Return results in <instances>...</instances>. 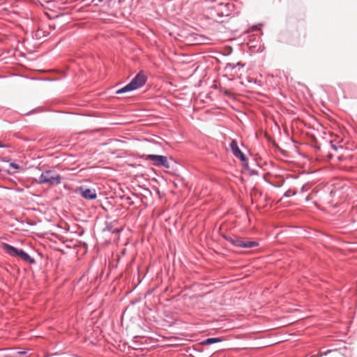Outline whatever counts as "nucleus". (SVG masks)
Instances as JSON below:
<instances>
[{
    "label": "nucleus",
    "instance_id": "f257e3e1",
    "mask_svg": "<svg viewBox=\"0 0 357 357\" xmlns=\"http://www.w3.org/2000/svg\"><path fill=\"white\" fill-rule=\"evenodd\" d=\"M146 77L142 72L139 73L130 83L116 91L117 94L132 91L142 87L146 83Z\"/></svg>",
    "mask_w": 357,
    "mask_h": 357
},
{
    "label": "nucleus",
    "instance_id": "f03ea898",
    "mask_svg": "<svg viewBox=\"0 0 357 357\" xmlns=\"http://www.w3.org/2000/svg\"><path fill=\"white\" fill-rule=\"evenodd\" d=\"M37 182L40 184L56 185L60 183V176L56 173L47 170L40 174Z\"/></svg>",
    "mask_w": 357,
    "mask_h": 357
},
{
    "label": "nucleus",
    "instance_id": "7ed1b4c3",
    "mask_svg": "<svg viewBox=\"0 0 357 357\" xmlns=\"http://www.w3.org/2000/svg\"><path fill=\"white\" fill-rule=\"evenodd\" d=\"M229 241L234 246L243 248H251L259 245L257 241L245 240L241 238H230Z\"/></svg>",
    "mask_w": 357,
    "mask_h": 357
},
{
    "label": "nucleus",
    "instance_id": "20e7f679",
    "mask_svg": "<svg viewBox=\"0 0 357 357\" xmlns=\"http://www.w3.org/2000/svg\"><path fill=\"white\" fill-rule=\"evenodd\" d=\"M146 159L151 160L155 166L163 167L167 169L170 167L169 163L166 156L149 154L146 155Z\"/></svg>",
    "mask_w": 357,
    "mask_h": 357
},
{
    "label": "nucleus",
    "instance_id": "39448f33",
    "mask_svg": "<svg viewBox=\"0 0 357 357\" xmlns=\"http://www.w3.org/2000/svg\"><path fill=\"white\" fill-rule=\"evenodd\" d=\"M2 248L6 252V253L12 257H18L21 259L23 254L24 253V250H19L6 243L2 244Z\"/></svg>",
    "mask_w": 357,
    "mask_h": 357
},
{
    "label": "nucleus",
    "instance_id": "423d86ee",
    "mask_svg": "<svg viewBox=\"0 0 357 357\" xmlns=\"http://www.w3.org/2000/svg\"><path fill=\"white\" fill-rule=\"evenodd\" d=\"M230 149L233 155L239 158L241 161H245L246 157L240 150L238 143L236 139H232L229 144Z\"/></svg>",
    "mask_w": 357,
    "mask_h": 357
},
{
    "label": "nucleus",
    "instance_id": "0eeeda50",
    "mask_svg": "<svg viewBox=\"0 0 357 357\" xmlns=\"http://www.w3.org/2000/svg\"><path fill=\"white\" fill-rule=\"evenodd\" d=\"M79 190L82 196L86 199H94L97 197L95 189L80 188Z\"/></svg>",
    "mask_w": 357,
    "mask_h": 357
},
{
    "label": "nucleus",
    "instance_id": "6e6552de",
    "mask_svg": "<svg viewBox=\"0 0 357 357\" xmlns=\"http://www.w3.org/2000/svg\"><path fill=\"white\" fill-rule=\"evenodd\" d=\"M222 340L218 337H210L207 338L202 342V344L203 345H209L211 344L217 343L221 342Z\"/></svg>",
    "mask_w": 357,
    "mask_h": 357
},
{
    "label": "nucleus",
    "instance_id": "1a4fd4ad",
    "mask_svg": "<svg viewBox=\"0 0 357 357\" xmlns=\"http://www.w3.org/2000/svg\"><path fill=\"white\" fill-rule=\"evenodd\" d=\"M21 259H22L23 261H26V262H28L31 264H34L35 263V259L33 258H32L31 257L29 256V254H27L26 252H24V253L23 254Z\"/></svg>",
    "mask_w": 357,
    "mask_h": 357
},
{
    "label": "nucleus",
    "instance_id": "9d476101",
    "mask_svg": "<svg viewBox=\"0 0 357 357\" xmlns=\"http://www.w3.org/2000/svg\"><path fill=\"white\" fill-rule=\"evenodd\" d=\"M296 194V191L293 190H289L284 192V196L286 197H290L291 196L295 195Z\"/></svg>",
    "mask_w": 357,
    "mask_h": 357
},
{
    "label": "nucleus",
    "instance_id": "9b49d317",
    "mask_svg": "<svg viewBox=\"0 0 357 357\" xmlns=\"http://www.w3.org/2000/svg\"><path fill=\"white\" fill-rule=\"evenodd\" d=\"M10 166L16 169H18L20 168V166L15 163H11Z\"/></svg>",
    "mask_w": 357,
    "mask_h": 357
},
{
    "label": "nucleus",
    "instance_id": "f8f14e48",
    "mask_svg": "<svg viewBox=\"0 0 357 357\" xmlns=\"http://www.w3.org/2000/svg\"><path fill=\"white\" fill-rule=\"evenodd\" d=\"M68 231L71 232V233H75L76 231H73V229H71V227H70V225H68Z\"/></svg>",
    "mask_w": 357,
    "mask_h": 357
},
{
    "label": "nucleus",
    "instance_id": "ddd939ff",
    "mask_svg": "<svg viewBox=\"0 0 357 357\" xmlns=\"http://www.w3.org/2000/svg\"><path fill=\"white\" fill-rule=\"evenodd\" d=\"M228 66H229V68H232V69L235 68L234 64H231V63H229V64H228Z\"/></svg>",
    "mask_w": 357,
    "mask_h": 357
},
{
    "label": "nucleus",
    "instance_id": "4468645a",
    "mask_svg": "<svg viewBox=\"0 0 357 357\" xmlns=\"http://www.w3.org/2000/svg\"><path fill=\"white\" fill-rule=\"evenodd\" d=\"M305 190V185H303L302 188H301V192H304Z\"/></svg>",
    "mask_w": 357,
    "mask_h": 357
},
{
    "label": "nucleus",
    "instance_id": "2eb2a0df",
    "mask_svg": "<svg viewBox=\"0 0 357 357\" xmlns=\"http://www.w3.org/2000/svg\"><path fill=\"white\" fill-rule=\"evenodd\" d=\"M331 146L333 149L337 150V147L335 145L331 144Z\"/></svg>",
    "mask_w": 357,
    "mask_h": 357
},
{
    "label": "nucleus",
    "instance_id": "dca6fc26",
    "mask_svg": "<svg viewBox=\"0 0 357 357\" xmlns=\"http://www.w3.org/2000/svg\"><path fill=\"white\" fill-rule=\"evenodd\" d=\"M238 66H241V63H237ZM241 66H243V65H241Z\"/></svg>",
    "mask_w": 357,
    "mask_h": 357
}]
</instances>
